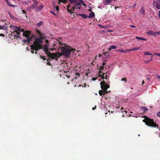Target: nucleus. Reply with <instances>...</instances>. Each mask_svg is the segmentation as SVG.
Instances as JSON below:
<instances>
[{
  "mask_svg": "<svg viewBox=\"0 0 160 160\" xmlns=\"http://www.w3.org/2000/svg\"><path fill=\"white\" fill-rule=\"evenodd\" d=\"M63 45L64 46L61 47V51L62 54L67 57H69L71 52H74V51H76L75 48H72L65 43L63 44Z\"/></svg>",
  "mask_w": 160,
  "mask_h": 160,
  "instance_id": "f257e3e1",
  "label": "nucleus"
},
{
  "mask_svg": "<svg viewBox=\"0 0 160 160\" xmlns=\"http://www.w3.org/2000/svg\"><path fill=\"white\" fill-rule=\"evenodd\" d=\"M145 119L142 121L145 123L147 125L152 127H158V125L157 124L153 121V120L146 117L144 116Z\"/></svg>",
  "mask_w": 160,
  "mask_h": 160,
  "instance_id": "f03ea898",
  "label": "nucleus"
},
{
  "mask_svg": "<svg viewBox=\"0 0 160 160\" xmlns=\"http://www.w3.org/2000/svg\"><path fill=\"white\" fill-rule=\"evenodd\" d=\"M100 84L101 86V87L102 89L104 92V93H108V91H107V89L110 87L109 85L105 83V81H103L100 82Z\"/></svg>",
  "mask_w": 160,
  "mask_h": 160,
  "instance_id": "7ed1b4c3",
  "label": "nucleus"
},
{
  "mask_svg": "<svg viewBox=\"0 0 160 160\" xmlns=\"http://www.w3.org/2000/svg\"><path fill=\"white\" fill-rule=\"evenodd\" d=\"M42 42V39L41 38H39L35 40V41L33 42V44L36 45H41V44Z\"/></svg>",
  "mask_w": 160,
  "mask_h": 160,
  "instance_id": "20e7f679",
  "label": "nucleus"
},
{
  "mask_svg": "<svg viewBox=\"0 0 160 160\" xmlns=\"http://www.w3.org/2000/svg\"><path fill=\"white\" fill-rule=\"evenodd\" d=\"M36 32L39 35V38H41L42 39L45 38L46 36L44 33H42L40 30L38 29L36 30Z\"/></svg>",
  "mask_w": 160,
  "mask_h": 160,
  "instance_id": "39448f33",
  "label": "nucleus"
},
{
  "mask_svg": "<svg viewBox=\"0 0 160 160\" xmlns=\"http://www.w3.org/2000/svg\"><path fill=\"white\" fill-rule=\"evenodd\" d=\"M13 29L14 30V32H16L17 34L20 35V32L21 31V29H20L17 26H14L13 27Z\"/></svg>",
  "mask_w": 160,
  "mask_h": 160,
  "instance_id": "423d86ee",
  "label": "nucleus"
},
{
  "mask_svg": "<svg viewBox=\"0 0 160 160\" xmlns=\"http://www.w3.org/2000/svg\"><path fill=\"white\" fill-rule=\"evenodd\" d=\"M49 57L52 59L56 58H58V54H57V53H51Z\"/></svg>",
  "mask_w": 160,
  "mask_h": 160,
  "instance_id": "0eeeda50",
  "label": "nucleus"
},
{
  "mask_svg": "<svg viewBox=\"0 0 160 160\" xmlns=\"http://www.w3.org/2000/svg\"><path fill=\"white\" fill-rule=\"evenodd\" d=\"M30 33L31 32L30 31H26L23 33V35L25 37H28L30 36Z\"/></svg>",
  "mask_w": 160,
  "mask_h": 160,
  "instance_id": "6e6552de",
  "label": "nucleus"
},
{
  "mask_svg": "<svg viewBox=\"0 0 160 160\" xmlns=\"http://www.w3.org/2000/svg\"><path fill=\"white\" fill-rule=\"evenodd\" d=\"M105 74V73L102 72V71H99L98 72V75L100 77L102 78V79H104V75Z\"/></svg>",
  "mask_w": 160,
  "mask_h": 160,
  "instance_id": "1a4fd4ad",
  "label": "nucleus"
},
{
  "mask_svg": "<svg viewBox=\"0 0 160 160\" xmlns=\"http://www.w3.org/2000/svg\"><path fill=\"white\" fill-rule=\"evenodd\" d=\"M7 24L3 25L2 26H0V30H7L8 29V26H7Z\"/></svg>",
  "mask_w": 160,
  "mask_h": 160,
  "instance_id": "9d476101",
  "label": "nucleus"
},
{
  "mask_svg": "<svg viewBox=\"0 0 160 160\" xmlns=\"http://www.w3.org/2000/svg\"><path fill=\"white\" fill-rule=\"evenodd\" d=\"M139 12L142 15H144L145 14V10L144 8L142 7L139 11Z\"/></svg>",
  "mask_w": 160,
  "mask_h": 160,
  "instance_id": "9b49d317",
  "label": "nucleus"
},
{
  "mask_svg": "<svg viewBox=\"0 0 160 160\" xmlns=\"http://www.w3.org/2000/svg\"><path fill=\"white\" fill-rule=\"evenodd\" d=\"M156 7L158 9H160V0H158L156 2Z\"/></svg>",
  "mask_w": 160,
  "mask_h": 160,
  "instance_id": "f8f14e48",
  "label": "nucleus"
},
{
  "mask_svg": "<svg viewBox=\"0 0 160 160\" xmlns=\"http://www.w3.org/2000/svg\"><path fill=\"white\" fill-rule=\"evenodd\" d=\"M147 34L149 35H155V32L151 30L148 31L147 32Z\"/></svg>",
  "mask_w": 160,
  "mask_h": 160,
  "instance_id": "ddd939ff",
  "label": "nucleus"
},
{
  "mask_svg": "<svg viewBox=\"0 0 160 160\" xmlns=\"http://www.w3.org/2000/svg\"><path fill=\"white\" fill-rule=\"evenodd\" d=\"M44 6L43 5H41V6L39 7L38 8H37L36 9V11L37 12H38L41 11L42 8H43Z\"/></svg>",
  "mask_w": 160,
  "mask_h": 160,
  "instance_id": "4468645a",
  "label": "nucleus"
},
{
  "mask_svg": "<svg viewBox=\"0 0 160 160\" xmlns=\"http://www.w3.org/2000/svg\"><path fill=\"white\" fill-rule=\"evenodd\" d=\"M139 49V48H132V49H127V51L128 52H131V51H135V50H138Z\"/></svg>",
  "mask_w": 160,
  "mask_h": 160,
  "instance_id": "2eb2a0df",
  "label": "nucleus"
},
{
  "mask_svg": "<svg viewBox=\"0 0 160 160\" xmlns=\"http://www.w3.org/2000/svg\"><path fill=\"white\" fill-rule=\"evenodd\" d=\"M112 1V0H105V1L103 2V3L105 5H108Z\"/></svg>",
  "mask_w": 160,
  "mask_h": 160,
  "instance_id": "dca6fc26",
  "label": "nucleus"
},
{
  "mask_svg": "<svg viewBox=\"0 0 160 160\" xmlns=\"http://www.w3.org/2000/svg\"><path fill=\"white\" fill-rule=\"evenodd\" d=\"M42 48V47L41 45H36L35 50L36 51H38L40 49H41Z\"/></svg>",
  "mask_w": 160,
  "mask_h": 160,
  "instance_id": "f3484780",
  "label": "nucleus"
},
{
  "mask_svg": "<svg viewBox=\"0 0 160 160\" xmlns=\"http://www.w3.org/2000/svg\"><path fill=\"white\" fill-rule=\"evenodd\" d=\"M15 32H14V31H13V32H12V33L11 34L10 37V38H12V39H13V38H15L14 36H15L16 35V34H15Z\"/></svg>",
  "mask_w": 160,
  "mask_h": 160,
  "instance_id": "a211bd4d",
  "label": "nucleus"
},
{
  "mask_svg": "<svg viewBox=\"0 0 160 160\" xmlns=\"http://www.w3.org/2000/svg\"><path fill=\"white\" fill-rule=\"evenodd\" d=\"M43 50L44 52H45L46 51H48V45L47 44H45L44 45V47L43 49Z\"/></svg>",
  "mask_w": 160,
  "mask_h": 160,
  "instance_id": "6ab92c4d",
  "label": "nucleus"
},
{
  "mask_svg": "<svg viewBox=\"0 0 160 160\" xmlns=\"http://www.w3.org/2000/svg\"><path fill=\"white\" fill-rule=\"evenodd\" d=\"M116 51H117V52H124L125 53H126L127 52H128L127 51V49L126 50H124L123 49H119L118 50H116Z\"/></svg>",
  "mask_w": 160,
  "mask_h": 160,
  "instance_id": "aec40b11",
  "label": "nucleus"
},
{
  "mask_svg": "<svg viewBox=\"0 0 160 160\" xmlns=\"http://www.w3.org/2000/svg\"><path fill=\"white\" fill-rule=\"evenodd\" d=\"M33 3L34 5V8H36L38 6V2L36 0H32Z\"/></svg>",
  "mask_w": 160,
  "mask_h": 160,
  "instance_id": "412c9836",
  "label": "nucleus"
},
{
  "mask_svg": "<svg viewBox=\"0 0 160 160\" xmlns=\"http://www.w3.org/2000/svg\"><path fill=\"white\" fill-rule=\"evenodd\" d=\"M99 95L100 96H101L102 95H104L106 94H107V93H104V92H103V91L102 90H100L99 91Z\"/></svg>",
  "mask_w": 160,
  "mask_h": 160,
  "instance_id": "4be33fe9",
  "label": "nucleus"
},
{
  "mask_svg": "<svg viewBox=\"0 0 160 160\" xmlns=\"http://www.w3.org/2000/svg\"><path fill=\"white\" fill-rule=\"evenodd\" d=\"M6 1L7 4L10 7H14V5H12L10 4V2L9 1V0H6Z\"/></svg>",
  "mask_w": 160,
  "mask_h": 160,
  "instance_id": "5701e85b",
  "label": "nucleus"
},
{
  "mask_svg": "<svg viewBox=\"0 0 160 160\" xmlns=\"http://www.w3.org/2000/svg\"><path fill=\"white\" fill-rule=\"evenodd\" d=\"M141 109L144 111V112H146L148 110V109L146 108L145 107H142L141 108Z\"/></svg>",
  "mask_w": 160,
  "mask_h": 160,
  "instance_id": "b1692460",
  "label": "nucleus"
},
{
  "mask_svg": "<svg viewBox=\"0 0 160 160\" xmlns=\"http://www.w3.org/2000/svg\"><path fill=\"white\" fill-rule=\"evenodd\" d=\"M94 16H95L94 13L93 12H91L90 13L89 16H88V17L89 18H92Z\"/></svg>",
  "mask_w": 160,
  "mask_h": 160,
  "instance_id": "393cba45",
  "label": "nucleus"
},
{
  "mask_svg": "<svg viewBox=\"0 0 160 160\" xmlns=\"http://www.w3.org/2000/svg\"><path fill=\"white\" fill-rule=\"evenodd\" d=\"M36 46V45L35 44H34L31 45L30 47H31V49L32 50H35V49H35Z\"/></svg>",
  "mask_w": 160,
  "mask_h": 160,
  "instance_id": "a878e982",
  "label": "nucleus"
},
{
  "mask_svg": "<svg viewBox=\"0 0 160 160\" xmlns=\"http://www.w3.org/2000/svg\"><path fill=\"white\" fill-rule=\"evenodd\" d=\"M79 15L82 16L84 18H86L88 16L85 14H79Z\"/></svg>",
  "mask_w": 160,
  "mask_h": 160,
  "instance_id": "bb28decb",
  "label": "nucleus"
},
{
  "mask_svg": "<svg viewBox=\"0 0 160 160\" xmlns=\"http://www.w3.org/2000/svg\"><path fill=\"white\" fill-rule=\"evenodd\" d=\"M136 39H139L140 40H144L145 41H146L147 40V39L145 38H143L142 37H136Z\"/></svg>",
  "mask_w": 160,
  "mask_h": 160,
  "instance_id": "cd10ccee",
  "label": "nucleus"
},
{
  "mask_svg": "<svg viewBox=\"0 0 160 160\" xmlns=\"http://www.w3.org/2000/svg\"><path fill=\"white\" fill-rule=\"evenodd\" d=\"M43 23V22L42 21H40L38 23H37V25L38 27H39L42 25Z\"/></svg>",
  "mask_w": 160,
  "mask_h": 160,
  "instance_id": "c85d7f7f",
  "label": "nucleus"
},
{
  "mask_svg": "<svg viewBox=\"0 0 160 160\" xmlns=\"http://www.w3.org/2000/svg\"><path fill=\"white\" fill-rule=\"evenodd\" d=\"M76 4L75 5V6L76 7L78 6H81L82 5L81 3L80 2H77V3H75Z\"/></svg>",
  "mask_w": 160,
  "mask_h": 160,
  "instance_id": "c756f323",
  "label": "nucleus"
},
{
  "mask_svg": "<svg viewBox=\"0 0 160 160\" xmlns=\"http://www.w3.org/2000/svg\"><path fill=\"white\" fill-rule=\"evenodd\" d=\"M40 58L41 59H42L43 60H46V58H45V57H44L43 56L40 55Z\"/></svg>",
  "mask_w": 160,
  "mask_h": 160,
  "instance_id": "7c9ffc66",
  "label": "nucleus"
},
{
  "mask_svg": "<svg viewBox=\"0 0 160 160\" xmlns=\"http://www.w3.org/2000/svg\"><path fill=\"white\" fill-rule=\"evenodd\" d=\"M144 55H152V54L151 53H150L148 52H144Z\"/></svg>",
  "mask_w": 160,
  "mask_h": 160,
  "instance_id": "2f4dec72",
  "label": "nucleus"
},
{
  "mask_svg": "<svg viewBox=\"0 0 160 160\" xmlns=\"http://www.w3.org/2000/svg\"><path fill=\"white\" fill-rule=\"evenodd\" d=\"M27 38L28 39H27V41H28V42H29L32 40V38L31 37L29 38L28 37Z\"/></svg>",
  "mask_w": 160,
  "mask_h": 160,
  "instance_id": "473e14b6",
  "label": "nucleus"
},
{
  "mask_svg": "<svg viewBox=\"0 0 160 160\" xmlns=\"http://www.w3.org/2000/svg\"><path fill=\"white\" fill-rule=\"evenodd\" d=\"M45 52H46V53L47 55L48 56H49L50 54L51 53L50 52H49L48 51H47Z\"/></svg>",
  "mask_w": 160,
  "mask_h": 160,
  "instance_id": "72a5a7b5",
  "label": "nucleus"
},
{
  "mask_svg": "<svg viewBox=\"0 0 160 160\" xmlns=\"http://www.w3.org/2000/svg\"><path fill=\"white\" fill-rule=\"evenodd\" d=\"M107 72H106L105 73V74L104 75V78H105L106 79H107V78H109V77H108L107 76V75L106 74V73H107Z\"/></svg>",
  "mask_w": 160,
  "mask_h": 160,
  "instance_id": "f704fd0d",
  "label": "nucleus"
},
{
  "mask_svg": "<svg viewBox=\"0 0 160 160\" xmlns=\"http://www.w3.org/2000/svg\"><path fill=\"white\" fill-rule=\"evenodd\" d=\"M111 47L112 48V49H115L117 48L116 46L114 45H112L111 46Z\"/></svg>",
  "mask_w": 160,
  "mask_h": 160,
  "instance_id": "c9c22d12",
  "label": "nucleus"
},
{
  "mask_svg": "<svg viewBox=\"0 0 160 160\" xmlns=\"http://www.w3.org/2000/svg\"><path fill=\"white\" fill-rule=\"evenodd\" d=\"M121 81H124L125 82H127V79L126 78H122V79H121Z\"/></svg>",
  "mask_w": 160,
  "mask_h": 160,
  "instance_id": "e433bc0d",
  "label": "nucleus"
},
{
  "mask_svg": "<svg viewBox=\"0 0 160 160\" xmlns=\"http://www.w3.org/2000/svg\"><path fill=\"white\" fill-rule=\"evenodd\" d=\"M8 13H9V15L10 17L11 18L13 19L14 18V16L12 15H11V13L10 12H9Z\"/></svg>",
  "mask_w": 160,
  "mask_h": 160,
  "instance_id": "4c0bfd02",
  "label": "nucleus"
},
{
  "mask_svg": "<svg viewBox=\"0 0 160 160\" xmlns=\"http://www.w3.org/2000/svg\"><path fill=\"white\" fill-rule=\"evenodd\" d=\"M104 67L103 66H101L99 67V69L103 70Z\"/></svg>",
  "mask_w": 160,
  "mask_h": 160,
  "instance_id": "58836bf2",
  "label": "nucleus"
},
{
  "mask_svg": "<svg viewBox=\"0 0 160 160\" xmlns=\"http://www.w3.org/2000/svg\"><path fill=\"white\" fill-rule=\"evenodd\" d=\"M55 8H56V10L58 11H59V6H56L55 7Z\"/></svg>",
  "mask_w": 160,
  "mask_h": 160,
  "instance_id": "ea45409f",
  "label": "nucleus"
},
{
  "mask_svg": "<svg viewBox=\"0 0 160 160\" xmlns=\"http://www.w3.org/2000/svg\"><path fill=\"white\" fill-rule=\"evenodd\" d=\"M59 1L65 3L67 2V0H59Z\"/></svg>",
  "mask_w": 160,
  "mask_h": 160,
  "instance_id": "a19ab883",
  "label": "nucleus"
},
{
  "mask_svg": "<svg viewBox=\"0 0 160 160\" xmlns=\"http://www.w3.org/2000/svg\"><path fill=\"white\" fill-rule=\"evenodd\" d=\"M155 35L157 34L160 35V31L155 32Z\"/></svg>",
  "mask_w": 160,
  "mask_h": 160,
  "instance_id": "79ce46f5",
  "label": "nucleus"
},
{
  "mask_svg": "<svg viewBox=\"0 0 160 160\" xmlns=\"http://www.w3.org/2000/svg\"><path fill=\"white\" fill-rule=\"evenodd\" d=\"M76 76L77 77H78L80 76V74L79 73H76Z\"/></svg>",
  "mask_w": 160,
  "mask_h": 160,
  "instance_id": "37998d69",
  "label": "nucleus"
},
{
  "mask_svg": "<svg viewBox=\"0 0 160 160\" xmlns=\"http://www.w3.org/2000/svg\"><path fill=\"white\" fill-rule=\"evenodd\" d=\"M47 65H49V66H51L52 65L51 64V63L50 62H48L47 63Z\"/></svg>",
  "mask_w": 160,
  "mask_h": 160,
  "instance_id": "c03bdc74",
  "label": "nucleus"
},
{
  "mask_svg": "<svg viewBox=\"0 0 160 160\" xmlns=\"http://www.w3.org/2000/svg\"><path fill=\"white\" fill-rule=\"evenodd\" d=\"M157 116L158 117H160V112H159L157 113Z\"/></svg>",
  "mask_w": 160,
  "mask_h": 160,
  "instance_id": "a18cd8bd",
  "label": "nucleus"
},
{
  "mask_svg": "<svg viewBox=\"0 0 160 160\" xmlns=\"http://www.w3.org/2000/svg\"><path fill=\"white\" fill-rule=\"evenodd\" d=\"M15 38H19L20 36L16 34L15 36H14Z\"/></svg>",
  "mask_w": 160,
  "mask_h": 160,
  "instance_id": "49530a36",
  "label": "nucleus"
},
{
  "mask_svg": "<svg viewBox=\"0 0 160 160\" xmlns=\"http://www.w3.org/2000/svg\"><path fill=\"white\" fill-rule=\"evenodd\" d=\"M22 12L23 14H26V12L24 10H22Z\"/></svg>",
  "mask_w": 160,
  "mask_h": 160,
  "instance_id": "de8ad7c7",
  "label": "nucleus"
},
{
  "mask_svg": "<svg viewBox=\"0 0 160 160\" xmlns=\"http://www.w3.org/2000/svg\"><path fill=\"white\" fill-rule=\"evenodd\" d=\"M76 6L75 5L74 6H73V7L72 8V11H74V10L75 9V8H76Z\"/></svg>",
  "mask_w": 160,
  "mask_h": 160,
  "instance_id": "09e8293b",
  "label": "nucleus"
},
{
  "mask_svg": "<svg viewBox=\"0 0 160 160\" xmlns=\"http://www.w3.org/2000/svg\"><path fill=\"white\" fill-rule=\"evenodd\" d=\"M123 108L122 107V108L120 109V112H123Z\"/></svg>",
  "mask_w": 160,
  "mask_h": 160,
  "instance_id": "8fccbe9b",
  "label": "nucleus"
},
{
  "mask_svg": "<svg viewBox=\"0 0 160 160\" xmlns=\"http://www.w3.org/2000/svg\"><path fill=\"white\" fill-rule=\"evenodd\" d=\"M58 43H59L61 45H62L63 44L62 42L58 41Z\"/></svg>",
  "mask_w": 160,
  "mask_h": 160,
  "instance_id": "3c124183",
  "label": "nucleus"
},
{
  "mask_svg": "<svg viewBox=\"0 0 160 160\" xmlns=\"http://www.w3.org/2000/svg\"><path fill=\"white\" fill-rule=\"evenodd\" d=\"M97 79V78L94 77L92 78V80L93 81H95Z\"/></svg>",
  "mask_w": 160,
  "mask_h": 160,
  "instance_id": "603ef678",
  "label": "nucleus"
},
{
  "mask_svg": "<svg viewBox=\"0 0 160 160\" xmlns=\"http://www.w3.org/2000/svg\"><path fill=\"white\" fill-rule=\"evenodd\" d=\"M58 58L60 57V56H62V54L61 53H58Z\"/></svg>",
  "mask_w": 160,
  "mask_h": 160,
  "instance_id": "864d4df0",
  "label": "nucleus"
},
{
  "mask_svg": "<svg viewBox=\"0 0 160 160\" xmlns=\"http://www.w3.org/2000/svg\"><path fill=\"white\" fill-rule=\"evenodd\" d=\"M34 5H31L30 7H31V8H32V9H34L35 8H34Z\"/></svg>",
  "mask_w": 160,
  "mask_h": 160,
  "instance_id": "5fc2aeb1",
  "label": "nucleus"
},
{
  "mask_svg": "<svg viewBox=\"0 0 160 160\" xmlns=\"http://www.w3.org/2000/svg\"><path fill=\"white\" fill-rule=\"evenodd\" d=\"M130 27L133 28H135L136 27V26H135L133 25H130Z\"/></svg>",
  "mask_w": 160,
  "mask_h": 160,
  "instance_id": "6e6d98bb",
  "label": "nucleus"
},
{
  "mask_svg": "<svg viewBox=\"0 0 160 160\" xmlns=\"http://www.w3.org/2000/svg\"><path fill=\"white\" fill-rule=\"evenodd\" d=\"M27 40H26V39H24L23 40V42L24 43H26L27 42H28V41H27Z\"/></svg>",
  "mask_w": 160,
  "mask_h": 160,
  "instance_id": "4d7b16f0",
  "label": "nucleus"
},
{
  "mask_svg": "<svg viewBox=\"0 0 160 160\" xmlns=\"http://www.w3.org/2000/svg\"><path fill=\"white\" fill-rule=\"evenodd\" d=\"M81 7L80 6H78L76 8H77V9H80V8H81Z\"/></svg>",
  "mask_w": 160,
  "mask_h": 160,
  "instance_id": "13d9d810",
  "label": "nucleus"
},
{
  "mask_svg": "<svg viewBox=\"0 0 160 160\" xmlns=\"http://www.w3.org/2000/svg\"><path fill=\"white\" fill-rule=\"evenodd\" d=\"M50 12L51 13H52V14H53L55 15H56V14H55L53 12H52V11H50Z\"/></svg>",
  "mask_w": 160,
  "mask_h": 160,
  "instance_id": "bf43d9fd",
  "label": "nucleus"
},
{
  "mask_svg": "<svg viewBox=\"0 0 160 160\" xmlns=\"http://www.w3.org/2000/svg\"><path fill=\"white\" fill-rule=\"evenodd\" d=\"M70 13V14H72L73 13V12L71 11V10H70L69 11V12Z\"/></svg>",
  "mask_w": 160,
  "mask_h": 160,
  "instance_id": "052dcab7",
  "label": "nucleus"
},
{
  "mask_svg": "<svg viewBox=\"0 0 160 160\" xmlns=\"http://www.w3.org/2000/svg\"><path fill=\"white\" fill-rule=\"evenodd\" d=\"M151 57L150 58V59L149 60H150V61H152V60L153 55L152 54V55H151Z\"/></svg>",
  "mask_w": 160,
  "mask_h": 160,
  "instance_id": "680f3d73",
  "label": "nucleus"
},
{
  "mask_svg": "<svg viewBox=\"0 0 160 160\" xmlns=\"http://www.w3.org/2000/svg\"><path fill=\"white\" fill-rule=\"evenodd\" d=\"M158 53L157 52H154L153 53V54L154 55H157V56H158Z\"/></svg>",
  "mask_w": 160,
  "mask_h": 160,
  "instance_id": "e2e57ef3",
  "label": "nucleus"
},
{
  "mask_svg": "<svg viewBox=\"0 0 160 160\" xmlns=\"http://www.w3.org/2000/svg\"><path fill=\"white\" fill-rule=\"evenodd\" d=\"M0 36H3V37H4L5 36L4 35V34H2V33L0 34Z\"/></svg>",
  "mask_w": 160,
  "mask_h": 160,
  "instance_id": "0e129e2a",
  "label": "nucleus"
},
{
  "mask_svg": "<svg viewBox=\"0 0 160 160\" xmlns=\"http://www.w3.org/2000/svg\"><path fill=\"white\" fill-rule=\"evenodd\" d=\"M156 75L157 76V78L160 79V75H158L157 74H156Z\"/></svg>",
  "mask_w": 160,
  "mask_h": 160,
  "instance_id": "69168bd1",
  "label": "nucleus"
},
{
  "mask_svg": "<svg viewBox=\"0 0 160 160\" xmlns=\"http://www.w3.org/2000/svg\"><path fill=\"white\" fill-rule=\"evenodd\" d=\"M158 18L159 19H160V11H159V12L158 15Z\"/></svg>",
  "mask_w": 160,
  "mask_h": 160,
  "instance_id": "338daca9",
  "label": "nucleus"
},
{
  "mask_svg": "<svg viewBox=\"0 0 160 160\" xmlns=\"http://www.w3.org/2000/svg\"><path fill=\"white\" fill-rule=\"evenodd\" d=\"M96 108V106H95L94 107H93L92 108V109L93 110H94Z\"/></svg>",
  "mask_w": 160,
  "mask_h": 160,
  "instance_id": "774afa93",
  "label": "nucleus"
}]
</instances>
